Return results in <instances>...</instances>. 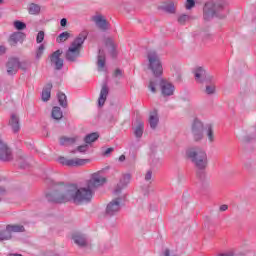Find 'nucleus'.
<instances>
[{
  "label": "nucleus",
  "mask_w": 256,
  "mask_h": 256,
  "mask_svg": "<svg viewBox=\"0 0 256 256\" xmlns=\"http://www.w3.org/2000/svg\"><path fill=\"white\" fill-rule=\"evenodd\" d=\"M49 203L63 204L72 201L74 205L90 203L93 199V190L87 187L78 188L75 184H65L59 182L54 184L52 192L46 194Z\"/></svg>",
  "instance_id": "obj_1"
},
{
  "label": "nucleus",
  "mask_w": 256,
  "mask_h": 256,
  "mask_svg": "<svg viewBox=\"0 0 256 256\" xmlns=\"http://www.w3.org/2000/svg\"><path fill=\"white\" fill-rule=\"evenodd\" d=\"M188 159L196 167L197 180L201 182V189L205 190L209 187V181H207V166L209 165V159L207 158V152L201 147H192L186 151Z\"/></svg>",
  "instance_id": "obj_2"
},
{
  "label": "nucleus",
  "mask_w": 256,
  "mask_h": 256,
  "mask_svg": "<svg viewBox=\"0 0 256 256\" xmlns=\"http://www.w3.org/2000/svg\"><path fill=\"white\" fill-rule=\"evenodd\" d=\"M88 35L89 32H87V30H84L80 32L79 35L73 40V42L70 44V47L66 51V61H69L70 63H75V61L79 59L81 55V49H83V43H85Z\"/></svg>",
  "instance_id": "obj_3"
},
{
  "label": "nucleus",
  "mask_w": 256,
  "mask_h": 256,
  "mask_svg": "<svg viewBox=\"0 0 256 256\" xmlns=\"http://www.w3.org/2000/svg\"><path fill=\"white\" fill-rule=\"evenodd\" d=\"M227 7V2L225 0H220L215 2H207L203 8V17L205 21H211L214 15L219 16L221 11L225 10Z\"/></svg>",
  "instance_id": "obj_4"
},
{
  "label": "nucleus",
  "mask_w": 256,
  "mask_h": 256,
  "mask_svg": "<svg viewBox=\"0 0 256 256\" xmlns=\"http://www.w3.org/2000/svg\"><path fill=\"white\" fill-rule=\"evenodd\" d=\"M148 67L152 70L154 77H161L163 75V64H161V58L156 51H149L147 53Z\"/></svg>",
  "instance_id": "obj_5"
},
{
  "label": "nucleus",
  "mask_w": 256,
  "mask_h": 256,
  "mask_svg": "<svg viewBox=\"0 0 256 256\" xmlns=\"http://www.w3.org/2000/svg\"><path fill=\"white\" fill-rule=\"evenodd\" d=\"M205 125L199 120L198 118H195L191 125V133L194 141L196 143H199V141H203L205 137Z\"/></svg>",
  "instance_id": "obj_6"
},
{
  "label": "nucleus",
  "mask_w": 256,
  "mask_h": 256,
  "mask_svg": "<svg viewBox=\"0 0 256 256\" xmlns=\"http://www.w3.org/2000/svg\"><path fill=\"white\" fill-rule=\"evenodd\" d=\"M105 183H107V179L97 172L91 175L90 179L87 181V187L93 192L95 189H98V187H103Z\"/></svg>",
  "instance_id": "obj_7"
},
{
  "label": "nucleus",
  "mask_w": 256,
  "mask_h": 256,
  "mask_svg": "<svg viewBox=\"0 0 256 256\" xmlns=\"http://www.w3.org/2000/svg\"><path fill=\"white\" fill-rule=\"evenodd\" d=\"M194 77L196 83H201L202 85H204V83H213V76L207 73L203 67H197L194 70Z\"/></svg>",
  "instance_id": "obj_8"
},
{
  "label": "nucleus",
  "mask_w": 256,
  "mask_h": 256,
  "mask_svg": "<svg viewBox=\"0 0 256 256\" xmlns=\"http://www.w3.org/2000/svg\"><path fill=\"white\" fill-rule=\"evenodd\" d=\"M121 201H123V198L120 197L108 203L105 210V216L115 217V215H118L119 211H121Z\"/></svg>",
  "instance_id": "obj_9"
},
{
  "label": "nucleus",
  "mask_w": 256,
  "mask_h": 256,
  "mask_svg": "<svg viewBox=\"0 0 256 256\" xmlns=\"http://www.w3.org/2000/svg\"><path fill=\"white\" fill-rule=\"evenodd\" d=\"M58 163L60 165H65L66 167H83L86 163H89V159H81V158H74V159H67L63 156L58 158Z\"/></svg>",
  "instance_id": "obj_10"
},
{
  "label": "nucleus",
  "mask_w": 256,
  "mask_h": 256,
  "mask_svg": "<svg viewBox=\"0 0 256 256\" xmlns=\"http://www.w3.org/2000/svg\"><path fill=\"white\" fill-rule=\"evenodd\" d=\"M0 161L3 163L13 161V150L3 140H0Z\"/></svg>",
  "instance_id": "obj_11"
},
{
  "label": "nucleus",
  "mask_w": 256,
  "mask_h": 256,
  "mask_svg": "<svg viewBox=\"0 0 256 256\" xmlns=\"http://www.w3.org/2000/svg\"><path fill=\"white\" fill-rule=\"evenodd\" d=\"M159 86L163 97H171L175 93V85L165 79H160Z\"/></svg>",
  "instance_id": "obj_12"
},
{
  "label": "nucleus",
  "mask_w": 256,
  "mask_h": 256,
  "mask_svg": "<svg viewBox=\"0 0 256 256\" xmlns=\"http://www.w3.org/2000/svg\"><path fill=\"white\" fill-rule=\"evenodd\" d=\"M62 55H63V50L61 49L54 51L50 55L51 65H54L56 71H61V69H63V59L61 58Z\"/></svg>",
  "instance_id": "obj_13"
},
{
  "label": "nucleus",
  "mask_w": 256,
  "mask_h": 256,
  "mask_svg": "<svg viewBox=\"0 0 256 256\" xmlns=\"http://www.w3.org/2000/svg\"><path fill=\"white\" fill-rule=\"evenodd\" d=\"M6 71L7 75H17V72L19 71V58H9L6 62Z\"/></svg>",
  "instance_id": "obj_14"
},
{
  "label": "nucleus",
  "mask_w": 256,
  "mask_h": 256,
  "mask_svg": "<svg viewBox=\"0 0 256 256\" xmlns=\"http://www.w3.org/2000/svg\"><path fill=\"white\" fill-rule=\"evenodd\" d=\"M131 183V174H123L120 178V182L116 186L114 193L115 195H119V193H122L123 189L127 187Z\"/></svg>",
  "instance_id": "obj_15"
},
{
  "label": "nucleus",
  "mask_w": 256,
  "mask_h": 256,
  "mask_svg": "<svg viewBox=\"0 0 256 256\" xmlns=\"http://www.w3.org/2000/svg\"><path fill=\"white\" fill-rule=\"evenodd\" d=\"M93 21L98 27V29H100V31H108L109 22H107V20L103 18V16L101 15L94 16Z\"/></svg>",
  "instance_id": "obj_16"
},
{
  "label": "nucleus",
  "mask_w": 256,
  "mask_h": 256,
  "mask_svg": "<svg viewBox=\"0 0 256 256\" xmlns=\"http://www.w3.org/2000/svg\"><path fill=\"white\" fill-rule=\"evenodd\" d=\"M23 41H25V33L20 31L14 32L9 38V43L12 47H15L17 43H23Z\"/></svg>",
  "instance_id": "obj_17"
},
{
  "label": "nucleus",
  "mask_w": 256,
  "mask_h": 256,
  "mask_svg": "<svg viewBox=\"0 0 256 256\" xmlns=\"http://www.w3.org/2000/svg\"><path fill=\"white\" fill-rule=\"evenodd\" d=\"M9 127H11L13 133H18L21 131V122L19 116L12 114L9 120Z\"/></svg>",
  "instance_id": "obj_18"
},
{
  "label": "nucleus",
  "mask_w": 256,
  "mask_h": 256,
  "mask_svg": "<svg viewBox=\"0 0 256 256\" xmlns=\"http://www.w3.org/2000/svg\"><path fill=\"white\" fill-rule=\"evenodd\" d=\"M108 95L109 86H107V84H103L98 98V107H103V105H105V101H107Z\"/></svg>",
  "instance_id": "obj_19"
},
{
  "label": "nucleus",
  "mask_w": 256,
  "mask_h": 256,
  "mask_svg": "<svg viewBox=\"0 0 256 256\" xmlns=\"http://www.w3.org/2000/svg\"><path fill=\"white\" fill-rule=\"evenodd\" d=\"M162 11L169 13L170 15H175L177 13V4L173 1H169L161 6Z\"/></svg>",
  "instance_id": "obj_20"
},
{
  "label": "nucleus",
  "mask_w": 256,
  "mask_h": 256,
  "mask_svg": "<svg viewBox=\"0 0 256 256\" xmlns=\"http://www.w3.org/2000/svg\"><path fill=\"white\" fill-rule=\"evenodd\" d=\"M106 61H107V59L105 56V50L100 48L98 50V56H97V66H98L99 71H101V69H105Z\"/></svg>",
  "instance_id": "obj_21"
},
{
  "label": "nucleus",
  "mask_w": 256,
  "mask_h": 256,
  "mask_svg": "<svg viewBox=\"0 0 256 256\" xmlns=\"http://www.w3.org/2000/svg\"><path fill=\"white\" fill-rule=\"evenodd\" d=\"M136 127L134 128V135L137 139H141L143 137V131L145 129V124L141 119H136Z\"/></svg>",
  "instance_id": "obj_22"
},
{
  "label": "nucleus",
  "mask_w": 256,
  "mask_h": 256,
  "mask_svg": "<svg viewBox=\"0 0 256 256\" xmlns=\"http://www.w3.org/2000/svg\"><path fill=\"white\" fill-rule=\"evenodd\" d=\"M149 125L151 129H157V126L159 125V114L157 113V110L150 113Z\"/></svg>",
  "instance_id": "obj_23"
},
{
  "label": "nucleus",
  "mask_w": 256,
  "mask_h": 256,
  "mask_svg": "<svg viewBox=\"0 0 256 256\" xmlns=\"http://www.w3.org/2000/svg\"><path fill=\"white\" fill-rule=\"evenodd\" d=\"M105 45L112 57H117V52L115 49H117V46L115 45V42H113V39L106 38L105 39Z\"/></svg>",
  "instance_id": "obj_24"
},
{
  "label": "nucleus",
  "mask_w": 256,
  "mask_h": 256,
  "mask_svg": "<svg viewBox=\"0 0 256 256\" xmlns=\"http://www.w3.org/2000/svg\"><path fill=\"white\" fill-rule=\"evenodd\" d=\"M74 243L78 245V247H87V237L82 234H76L72 237Z\"/></svg>",
  "instance_id": "obj_25"
},
{
  "label": "nucleus",
  "mask_w": 256,
  "mask_h": 256,
  "mask_svg": "<svg viewBox=\"0 0 256 256\" xmlns=\"http://www.w3.org/2000/svg\"><path fill=\"white\" fill-rule=\"evenodd\" d=\"M53 89V84L48 83L42 90V101H49L51 99V90Z\"/></svg>",
  "instance_id": "obj_26"
},
{
  "label": "nucleus",
  "mask_w": 256,
  "mask_h": 256,
  "mask_svg": "<svg viewBox=\"0 0 256 256\" xmlns=\"http://www.w3.org/2000/svg\"><path fill=\"white\" fill-rule=\"evenodd\" d=\"M6 227L8 228L10 235L12 233H25V226L21 224H13V225L9 224Z\"/></svg>",
  "instance_id": "obj_27"
},
{
  "label": "nucleus",
  "mask_w": 256,
  "mask_h": 256,
  "mask_svg": "<svg viewBox=\"0 0 256 256\" xmlns=\"http://www.w3.org/2000/svg\"><path fill=\"white\" fill-rule=\"evenodd\" d=\"M51 117L55 121H61V119H63V111L61 110V107L54 106L52 108Z\"/></svg>",
  "instance_id": "obj_28"
},
{
  "label": "nucleus",
  "mask_w": 256,
  "mask_h": 256,
  "mask_svg": "<svg viewBox=\"0 0 256 256\" xmlns=\"http://www.w3.org/2000/svg\"><path fill=\"white\" fill-rule=\"evenodd\" d=\"M206 85L205 93L206 95H215L216 87H215V78L213 77L212 82L204 83Z\"/></svg>",
  "instance_id": "obj_29"
},
{
  "label": "nucleus",
  "mask_w": 256,
  "mask_h": 256,
  "mask_svg": "<svg viewBox=\"0 0 256 256\" xmlns=\"http://www.w3.org/2000/svg\"><path fill=\"white\" fill-rule=\"evenodd\" d=\"M206 135L208 137L209 143H213L215 141V132L213 131V125H206Z\"/></svg>",
  "instance_id": "obj_30"
},
{
  "label": "nucleus",
  "mask_w": 256,
  "mask_h": 256,
  "mask_svg": "<svg viewBox=\"0 0 256 256\" xmlns=\"http://www.w3.org/2000/svg\"><path fill=\"white\" fill-rule=\"evenodd\" d=\"M99 139V133L93 132L85 136L84 141L89 145L91 143H95Z\"/></svg>",
  "instance_id": "obj_31"
},
{
  "label": "nucleus",
  "mask_w": 256,
  "mask_h": 256,
  "mask_svg": "<svg viewBox=\"0 0 256 256\" xmlns=\"http://www.w3.org/2000/svg\"><path fill=\"white\" fill-rule=\"evenodd\" d=\"M57 97L59 105L62 106L64 109H67V95H65V93L63 92H58Z\"/></svg>",
  "instance_id": "obj_32"
},
{
  "label": "nucleus",
  "mask_w": 256,
  "mask_h": 256,
  "mask_svg": "<svg viewBox=\"0 0 256 256\" xmlns=\"http://www.w3.org/2000/svg\"><path fill=\"white\" fill-rule=\"evenodd\" d=\"M28 12L30 15H39V13H41V6L35 3H31L29 5Z\"/></svg>",
  "instance_id": "obj_33"
},
{
  "label": "nucleus",
  "mask_w": 256,
  "mask_h": 256,
  "mask_svg": "<svg viewBox=\"0 0 256 256\" xmlns=\"http://www.w3.org/2000/svg\"><path fill=\"white\" fill-rule=\"evenodd\" d=\"M77 141V137H61L60 145H73Z\"/></svg>",
  "instance_id": "obj_34"
},
{
  "label": "nucleus",
  "mask_w": 256,
  "mask_h": 256,
  "mask_svg": "<svg viewBox=\"0 0 256 256\" xmlns=\"http://www.w3.org/2000/svg\"><path fill=\"white\" fill-rule=\"evenodd\" d=\"M13 237L12 234H10L9 229L6 226L5 230L0 231V241H9Z\"/></svg>",
  "instance_id": "obj_35"
},
{
  "label": "nucleus",
  "mask_w": 256,
  "mask_h": 256,
  "mask_svg": "<svg viewBox=\"0 0 256 256\" xmlns=\"http://www.w3.org/2000/svg\"><path fill=\"white\" fill-rule=\"evenodd\" d=\"M71 37V34L69 32H62L59 34V36L56 38L57 43H65Z\"/></svg>",
  "instance_id": "obj_36"
},
{
  "label": "nucleus",
  "mask_w": 256,
  "mask_h": 256,
  "mask_svg": "<svg viewBox=\"0 0 256 256\" xmlns=\"http://www.w3.org/2000/svg\"><path fill=\"white\" fill-rule=\"evenodd\" d=\"M190 20H191V16H189L187 14H181L177 18V22L179 23V25H185V23H187Z\"/></svg>",
  "instance_id": "obj_37"
},
{
  "label": "nucleus",
  "mask_w": 256,
  "mask_h": 256,
  "mask_svg": "<svg viewBox=\"0 0 256 256\" xmlns=\"http://www.w3.org/2000/svg\"><path fill=\"white\" fill-rule=\"evenodd\" d=\"M14 27L17 29V31H23V29H27V24H25V22L16 20L14 21Z\"/></svg>",
  "instance_id": "obj_38"
},
{
  "label": "nucleus",
  "mask_w": 256,
  "mask_h": 256,
  "mask_svg": "<svg viewBox=\"0 0 256 256\" xmlns=\"http://www.w3.org/2000/svg\"><path fill=\"white\" fill-rule=\"evenodd\" d=\"M45 51V45L41 44L36 50V59L39 60L43 57V53Z\"/></svg>",
  "instance_id": "obj_39"
},
{
  "label": "nucleus",
  "mask_w": 256,
  "mask_h": 256,
  "mask_svg": "<svg viewBox=\"0 0 256 256\" xmlns=\"http://www.w3.org/2000/svg\"><path fill=\"white\" fill-rule=\"evenodd\" d=\"M18 69H21L22 71H27L29 69V62L27 61H19L18 59Z\"/></svg>",
  "instance_id": "obj_40"
},
{
  "label": "nucleus",
  "mask_w": 256,
  "mask_h": 256,
  "mask_svg": "<svg viewBox=\"0 0 256 256\" xmlns=\"http://www.w3.org/2000/svg\"><path fill=\"white\" fill-rule=\"evenodd\" d=\"M157 80H150L149 85H148V89H150V91L152 93H157Z\"/></svg>",
  "instance_id": "obj_41"
},
{
  "label": "nucleus",
  "mask_w": 256,
  "mask_h": 256,
  "mask_svg": "<svg viewBox=\"0 0 256 256\" xmlns=\"http://www.w3.org/2000/svg\"><path fill=\"white\" fill-rule=\"evenodd\" d=\"M45 39V32L44 31H39L36 37V42L37 43H43Z\"/></svg>",
  "instance_id": "obj_42"
},
{
  "label": "nucleus",
  "mask_w": 256,
  "mask_h": 256,
  "mask_svg": "<svg viewBox=\"0 0 256 256\" xmlns=\"http://www.w3.org/2000/svg\"><path fill=\"white\" fill-rule=\"evenodd\" d=\"M185 7L188 10L193 9V7H195V0H187Z\"/></svg>",
  "instance_id": "obj_43"
},
{
  "label": "nucleus",
  "mask_w": 256,
  "mask_h": 256,
  "mask_svg": "<svg viewBox=\"0 0 256 256\" xmlns=\"http://www.w3.org/2000/svg\"><path fill=\"white\" fill-rule=\"evenodd\" d=\"M87 149H89V145H87V144L77 147V151H79V153H85L87 151Z\"/></svg>",
  "instance_id": "obj_44"
},
{
  "label": "nucleus",
  "mask_w": 256,
  "mask_h": 256,
  "mask_svg": "<svg viewBox=\"0 0 256 256\" xmlns=\"http://www.w3.org/2000/svg\"><path fill=\"white\" fill-rule=\"evenodd\" d=\"M249 93H251V89L249 87H246V88L242 89V91L240 92V95L242 97H245V96L249 95Z\"/></svg>",
  "instance_id": "obj_45"
},
{
  "label": "nucleus",
  "mask_w": 256,
  "mask_h": 256,
  "mask_svg": "<svg viewBox=\"0 0 256 256\" xmlns=\"http://www.w3.org/2000/svg\"><path fill=\"white\" fill-rule=\"evenodd\" d=\"M152 177H153V171L148 170L145 174V181H151Z\"/></svg>",
  "instance_id": "obj_46"
},
{
  "label": "nucleus",
  "mask_w": 256,
  "mask_h": 256,
  "mask_svg": "<svg viewBox=\"0 0 256 256\" xmlns=\"http://www.w3.org/2000/svg\"><path fill=\"white\" fill-rule=\"evenodd\" d=\"M183 181H185V175L183 173H178L177 182L178 183H183Z\"/></svg>",
  "instance_id": "obj_47"
},
{
  "label": "nucleus",
  "mask_w": 256,
  "mask_h": 256,
  "mask_svg": "<svg viewBox=\"0 0 256 256\" xmlns=\"http://www.w3.org/2000/svg\"><path fill=\"white\" fill-rule=\"evenodd\" d=\"M7 195V188L5 186H0V197H5Z\"/></svg>",
  "instance_id": "obj_48"
},
{
  "label": "nucleus",
  "mask_w": 256,
  "mask_h": 256,
  "mask_svg": "<svg viewBox=\"0 0 256 256\" xmlns=\"http://www.w3.org/2000/svg\"><path fill=\"white\" fill-rule=\"evenodd\" d=\"M244 167L249 171L252 169L253 163L251 161L245 162Z\"/></svg>",
  "instance_id": "obj_49"
},
{
  "label": "nucleus",
  "mask_w": 256,
  "mask_h": 256,
  "mask_svg": "<svg viewBox=\"0 0 256 256\" xmlns=\"http://www.w3.org/2000/svg\"><path fill=\"white\" fill-rule=\"evenodd\" d=\"M110 249H113V244L111 242L104 244L105 251H109Z\"/></svg>",
  "instance_id": "obj_50"
},
{
  "label": "nucleus",
  "mask_w": 256,
  "mask_h": 256,
  "mask_svg": "<svg viewBox=\"0 0 256 256\" xmlns=\"http://www.w3.org/2000/svg\"><path fill=\"white\" fill-rule=\"evenodd\" d=\"M212 35L210 33H204L203 34V40L204 41H209V39H212Z\"/></svg>",
  "instance_id": "obj_51"
},
{
  "label": "nucleus",
  "mask_w": 256,
  "mask_h": 256,
  "mask_svg": "<svg viewBox=\"0 0 256 256\" xmlns=\"http://www.w3.org/2000/svg\"><path fill=\"white\" fill-rule=\"evenodd\" d=\"M123 75V71L121 69L117 68L114 72V77H121Z\"/></svg>",
  "instance_id": "obj_52"
},
{
  "label": "nucleus",
  "mask_w": 256,
  "mask_h": 256,
  "mask_svg": "<svg viewBox=\"0 0 256 256\" xmlns=\"http://www.w3.org/2000/svg\"><path fill=\"white\" fill-rule=\"evenodd\" d=\"M160 164H161V160H159L158 158H155L152 162L153 167H157Z\"/></svg>",
  "instance_id": "obj_53"
},
{
  "label": "nucleus",
  "mask_w": 256,
  "mask_h": 256,
  "mask_svg": "<svg viewBox=\"0 0 256 256\" xmlns=\"http://www.w3.org/2000/svg\"><path fill=\"white\" fill-rule=\"evenodd\" d=\"M60 25H61V27H67V19L62 18L61 21H60Z\"/></svg>",
  "instance_id": "obj_54"
},
{
  "label": "nucleus",
  "mask_w": 256,
  "mask_h": 256,
  "mask_svg": "<svg viewBox=\"0 0 256 256\" xmlns=\"http://www.w3.org/2000/svg\"><path fill=\"white\" fill-rule=\"evenodd\" d=\"M114 151V148H107L105 151H104V155H110L111 153H113Z\"/></svg>",
  "instance_id": "obj_55"
},
{
  "label": "nucleus",
  "mask_w": 256,
  "mask_h": 256,
  "mask_svg": "<svg viewBox=\"0 0 256 256\" xmlns=\"http://www.w3.org/2000/svg\"><path fill=\"white\" fill-rule=\"evenodd\" d=\"M6 52L7 48H5V46H0V55H5Z\"/></svg>",
  "instance_id": "obj_56"
},
{
  "label": "nucleus",
  "mask_w": 256,
  "mask_h": 256,
  "mask_svg": "<svg viewBox=\"0 0 256 256\" xmlns=\"http://www.w3.org/2000/svg\"><path fill=\"white\" fill-rule=\"evenodd\" d=\"M220 211H227L229 209V206H227V204H223L220 206Z\"/></svg>",
  "instance_id": "obj_57"
},
{
  "label": "nucleus",
  "mask_w": 256,
  "mask_h": 256,
  "mask_svg": "<svg viewBox=\"0 0 256 256\" xmlns=\"http://www.w3.org/2000/svg\"><path fill=\"white\" fill-rule=\"evenodd\" d=\"M21 169H27V167H29V164L27 162H24L22 164H20Z\"/></svg>",
  "instance_id": "obj_58"
},
{
  "label": "nucleus",
  "mask_w": 256,
  "mask_h": 256,
  "mask_svg": "<svg viewBox=\"0 0 256 256\" xmlns=\"http://www.w3.org/2000/svg\"><path fill=\"white\" fill-rule=\"evenodd\" d=\"M244 141L245 143H249V141H251V136H245Z\"/></svg>",
  "instance_id": "obj_59"
},
{
  "label": "nucleus",
  "mask_w": 256,
  "mask_h": 256,
  "mask_svg": "<svg viewBox=\"0 0 256 256\" xmlns=\"http://www.w3.org/2000/svg\"><path fill=\"white\" fill-rule=\"evenodd\" d=\"M119 161H120L121 163H123V161H125V155H121V156L119 157Z\"/></svg>",
  "instance_id": "obj_60"
},
{
  "label": "nucleus",
  "mask_w": 256,
  "mask_h": 256,
  "mask_svg": "<svg viewBox=\"0 0 256 256\" xmlns=\"http://www.w3.org/2000/svg\"><path fill=\"white\" fill-rule=\"evenodd\" d=\"M16 254H8V256H15Z\"/></svg>",
  "instance_id": "obj_61"
},
{
  "label": "nucleus",
  "mask_w": 256,
  "mask_h": 256,
  "mask_svg": "<svg viewBox=\"0 0 256 256\" xmlns=\"http://www.w3.org/2000/svg\"><path fill=\"white\" fill-rule=\"evenodd\" d=\"M15 256H23L22 254H15Z\"/></svg>",
  "instance_id": "obj_62"
},
{
  "label": "nucleus",
  "mask_w": 256,
  "mask_h": 256,
  "mask_svg": "<svg viewBox=\"0 0 256 256\" xmlns=\"http://www.w3.org/2000/svg\"><path fill=\"white\" fill-rule=\"evenodd\" d=\"M0 3H3V0H0Z\"/></svg>",
  "instance_id": "obj_63"
}]
</instances>
